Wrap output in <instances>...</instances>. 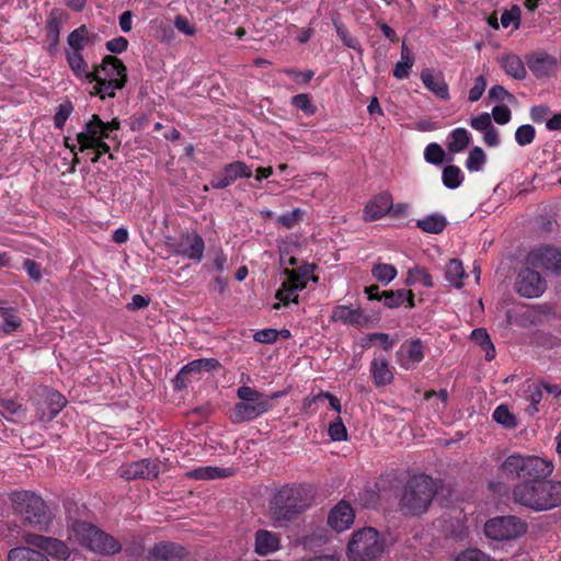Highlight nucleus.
Instances as JSON below:
<instances>
[{
    "instance_id": "obj_31",
    "label": "nucleus",
    "mask_w": 561,
    "mask_h": 561,
    "mask_svg": "<svg viewBox=\"0 0 561 561\" xmlns=\"http://www.w3.org/2000/svg\"><path fill=\"white\" fill-rule=\"evenodd\" d=\"M71 530L81 546L90 549L92 540L96 537L99 528L91 523L75 519L71 523Z\"/></svg>"
},
{
    "instance_id": "obj_11",
    "label": "nucleus",
    "mask_w": 561,
    "mask_h": 561,
    "mask_svg": "<svg viewBox=\"0 0 561 561\" xmlns=\"http://www.w3.org/2000/svg\"><path fill=\"white\" fill-rule=\"evenodd\" d=\"M25 542L39 549V551L46 556H50L58 560H67L70 557V550L67 543L57 538L38 534H28L25 536Z\"/></svg>"
},
{
    "instance_id": "obj_55",
    "label": "nucleus",
    "mask_w": 561,
    "mask_h": 561,
    "mask_svg": "<svg viewBox=\"0 0 561 561\" xmlns=\"http://www.w3.org/2000/svg\"><path fill=\"white\" fill-rule=\"evenodd\" d=\"M187 369L186 365H184L180 371L176 374L175 378L173 379L174 389L176 390H184L188 383H191L193 380H198L199 375L197 371H187L183 374V370Z\"/></svg>"
},
{
    "instance_id": "obj_53",
    "label": "nucleus",
    "mask_w": 561,
    "mask_h": 561,
    "mask_svg": "<svg viewBox=\"0 0 561 561\" xmlns=\"http://www.w3.org/2000/svg\"><path fill=\"white\" fill-rule=\"evenodd\" d=\"M73 112V105L70 101H66L58 105L57 111L54 115V126L57 129H62L66 125L67 119Z\"/></svg>"
},
{
    "instance_id": "obj_33",
    "label": "nucleus",
    "mask_w": 561,
    "mask_h": 561,
    "mask_svg": "<svg viewBox=\"0 0 561 561\" xmlns=\"http://www.w3.org/2000/svg\"><path fill=\"white\" fill-rule=\"evenodd\" d=\"M8 561H49L48 557L31 547L20 546L12 548L8 553Z\"/></svg>"
},
{
    "instance_id": "obj_39",
    "label": "nucleus",
    "mask_w": 561,
    "mask_h": 561,
    "mask_svg": "<svg viewBox=\"0 0 561 561\" xmlns=\"http://www.w3.org/2000/svg\"><path fill=\"white\" fill-rule=\"evenodd\" d=\"M405 285L412 286L415 284H422L426 288H433L434 282L430 272L425 267L415 266L410 268L407 274Z\"/></svg>"
},
{
    "instance_id": "obj_29",
    "label": "nucleus",
    "mask_w": 561,
    "mask_h": 561,
    "mask_svg": "<svg viewBox=\"0 0 561 561\" xmlns=\"http://www.w3.org/2000/svg\"><path fill=\"white\" fill-rule=\"evenodd\" d=\"M95 536L96 537L91 542V551L111 556L118 553L123 549L122 543L116 538L101 529H99L98 535Z\"/></svg>"
},
{
    "instance_id": "obj_50",
    "label": "nucleus",
    "mask_w": 561,
    "mask_h": 561,
    "mask_svg": "<svg viewBox=\"0 0 561 561\" xmlns=\"http://www.w3.org/2000/svg\"><path fill=\"white\" fill-rule=\"evenodd\" d=\"M485 162H486V156H485L484 151L482 150V148L473 147L470 150L468 158L466 160V168L470 172H478V171L482 170Z\"/></svg>"
},
{
    "instance_id": "obj_51",
    "label": "nucleus",
    "mask_w": 561,
    "mask_h": 561,
    "mask_svg": "<svg viewBox=\"0 0 561 561\" xmlns=\"http://www.w3.org/2000/svg\"><path fill=\"white\" fill-rule=\"evenodd\" d=\"M298 289H294L291 288V286H288L286 285V283H283L282 284V287L276 291V299L279 300V302L275 304L273 306V309H279L280 308V304H283L284 306H288L289 302H295L297 304L298 302V294H297Z\"/></svg>"
},
{
    "instance_id": "obj_41",
    "label": "nucleus",
    "mask_w": 561,
    "mask_h": 561,
    "mask_svg": "<svg viewBox=\"0 0 561 561\" xmlns=\"http://www.w3.org/2000/svg\"><path fill=\"white\" fill-rule=\"evenodd\" d=\"M397 274L398 271L392 264L376 263L371 267L373 277L383 285L391 283L396 278Z\"/></svg>"
},
{
    "instance_id": "obj_40",
    "label": "nucleus",
    "mask_w": 561,
    "mask_h": 561,
    "mask_svg": "<svg viewBox=\"0 0 561 561\" xmlns=\"http://www.w3.org/2000/svg\"><path fill=\"white\" fill-rule=\"evenodd\" d=\"M462 262L458 259H451L446 265L445 277L456 288L462 287V279L466 277Z\"/></svg>"
},
{
    "instance_id": "obj_28",
    "label": "nucleus",
    "mask_w": 561,
    "mask_h": 561,
    "mask_svg": "<svg viewBox=\"0 0 561 561\" xmlns=\"http://www.w3.org/2000/svg\"><path fill=\"white\" fill-rule=\"evenodd\" d=\"M66 59L71 71L78 79H85L88 82L92 83L93 80L98 78V75L95 73V66L93 67V70L90 71L89 65L84 60L82 53L67 51Z\"/></svg>"
},
{
    "instance_id": "obj_42",
    "label": "nucleus",
    "mask_w": 561,
    "mask_h": 561,
    "mask_svg": "<svg viewBox=\"0 0 561 561\" xmlns=\"http://www.w3.org/2000/svg\"><path fill=\"white\" fill-rule=\"evenodd\" d=\"M0 314L3 320L0 330L3 333L12 334L21 327L22 320L13 308H2Z\"/></svg>"
},
{
    "instance_id": "obj_62",
    "label": "nucleus",
    "mask_w": 561,
    "mask_h": 561,
    "mask_svg": "<svg viewBox=\"0 0 561 561\" xmlns=\"http://www.w3.org/2000/svg\"><path fill=\"white\" fill-rule=\"evenodd\" d=\"M488 85V81L484 76H478L474 79L473 87L469 90L468 100L470 102H477L481 99Z\"/></svg>"
},
{
    "instance_id": "obj_15",
    "label": "nucleus",
    "mask_w": 561,
    "mask_h": 561,
    "mask_svg": "<svg viewBox=\"0 0 561 561\" xmlns=\"http://www.w3.org/2000/svg\"><path fill=\"white\" fill-rule=\"evenodd\" d=\"M119 476L125 480L156 479L159 474V465L148 458L121 466Z\"/></svg>"
},
{
    "instance_id": "obj_3",
    "label": "nucleus",
    "mask_w": 561,
    "mask_h": 561,
    "mask_svg": "<svg viewBox=\"0 0 561 561\" xmlns=\"http://www.w3.org/2000/svg\"><path fill=\"white\" fill-rule=\"evenodd\" d=\"M313 502L310 490L302 485H286L270 502V516L274 523L291 522L307 511Z\"/></svg>"
},
{
    "instance_id": "obj_36",
    "label": "nucleus",
    "mask_w": 561,
    "mask_h": 561,
    "mask_svg": "<svg viewBox=\"0 0 561 561\" xmlns=\"http://www.w3.org/2000/svg\"><path fill=\"white\" fill-rule=\"evenodd\" d=\"M471 141L470 133L462 127L455 128L448 136V150L453 153L463 151Z\"/></svg>"
},
{
    "instance_id": "obj_43",
    "label": "nucleus",
    "mask_w": 561,
    "mask_h": 561,
    "mask_svg": "<svg viewBox=\"0 0 561 561\" xmlns=\"http://www.w3.org/2000/svg\"><path fill=\"white\" fill-rule=\"evenodd\" d=\"M68 45L71 47V53H82L85 44L89 42L88 27L81 25L73 30L67 38Z\"/></svg>"
},
{
    "instance_id": "obj_17",
    "label": "nucleus",
    "mask_w": 561,
    "mask_h": 561,
    "mask_svg": "<svg viewBox=\"0 0 561 561\" xmlns=\"http://www.w3.org/2000/svg\"><path fill=\"white\" fill-rule=\"evenodd\" d=\"M69 19L68 12L62 9H53L46 20L45 31L46 39L49 43L48 53L54 54L59 45V35L61 26Z\"/></svg>"
},
{
    "instance_id": "obj_35",
    "label": "nucleus",
    "mask_w": 561,
    "mask_h": 561,
    "mask_svg": "<svg viewBox=\"0 0 561 561\" xmlns=\"http://www.w3.org/2000/svg\"><path fill=\"white\" fill-rule=\"evenodd\" d=\"M447 219L440 214H432L416 221V227L426 233L438 234L447 227Z\"/></svg>"
},
{
    "instance_id": "obj_54",
    "label": "nucleus",
    "mask_w": 561,
    "mask_h": 561,
    "mask_svg": "<svg viewBox=\"0 0 561 561\" xmlns=\"http://www.w3.org/2000/svg\"><path fill=\"white\" fill-rule=\"evenodd\" d=\"M302 215L304 213L300 208H295L278 216L276 222L286 229H291L302 220Z\"/></svg>"
},
{
    "instance_id": "obj_20",
    "label": "nucleus",
    "mask_w": 561,
    "mask_h": 561,
    "mask_svg": "<svg viewBox=\"0 0 561 561\" xmlns=\"http://www.w3.org/2000/svg\"><path fill=\"white\" fill-rule=\"evenodd\" d=\"M67 399L58 391H49L45 400L38 404L36 415L41 422L53 421L66 407Z\"/></svg>"
},
{
    "instance_id": "obj_2",
    "label": "nucleus",
    "mask_w": 561,
    "mask_h": 561,
    "mask_svg": "<svg viewBox=\"0 0 561 561\" xmlns=\"http://www.w3.org/2000/svg\"><path fill=\"white\" fill-rule=\"evenodd\" d=\"M13 513L20 517L23 525L37 531L49 530L54 515L43 497L28 490H16L9 494Z\"/></svg>"
},
{
    "instance_id": "obj_22",
    "label": "nucleus",
    "mask_w": 561,
    "mask_h": 561,
    "mask_svg": "<svg viewBox=\"0 0 561 561\" xmlns=\"http://www.w3.org/2000/svg\"><path fill=\"white\" fill-rule=\"evenodd\" d=\"M527 67L538 78L550 77L557 69V58L546 51H537L527 57Z\"/></svg>"
},
{
    "instance_id": "obj_27",
    "label": "nucleus",
    "mask_w": 561,
    "mask_h": 561,
    "mask_svg": "<svg viewBox=\"0 0 561 561\" xmlns=\"http://www.w3.org/2000/svg\"><path fill=\"white\" fill-rule=\"evenodd\" d=\"M369 300H383V305L387 308L394 309L403 305L402 302V290H382L380 291L378 285L366 286L364 289Z\"/></svg>"
},
{
    "instance_id": "obj_38",
    "label": "nucleus",
    "mask_w": 561,
    "mask_h": 561,
    "mask_svg": "<svg viewBox=\"0 0 561 561\" xmlns=\"http://www.w3.org/2000/svg\"><path fill=\"white\" fill-rule=\"evenodd\" d=\"M413 65L414 57L407 45L403 44L401 48V59L393 68V77L399 80L407 79Z\"/></svg>"
},
{
    "instance_id": "obj_7",
    "label": "nucleus",
    "mask_w": 561,
    "mask_h": 561,
    "mask_svg": "<svg viewBox=\"0 0 561 561\" xmlns=\"http://www.w3.org/2000/svg\"><path fill=\"white\" fill-rule=\"evenodd\" d=\"M385 549L382 536L373 527L355 531L347 545L348 557L355 561H376Z\"/></svg>"
},
{
    "instance_id": "obj_34",
    "label": "nucleus",
    "mask_w": 561,
    "mask_h": 561,
    "mask_svg": "<svg viewBox=\"0 0 561 561\" xmlns=\"http://www.w3.org/2000/svg\"><path fill=\"white\" fill-rule=\"evenodd\" d=\"M501 66L506 75L516 80H523L527 75L523 60L515 54H508L502 57Z\"/></svg>"
},
{
    "instance_id": "obj_37",
    "label": "nucleus",
    "mask_w": 561,
    "mask_h": 561,
    "mask_svg": "<svg viewBox=\"0 0 561 561\" xmlns=\"http://www.w3.org/2000/svg\"><path fill=\"white\" fill-rule=\"evenodd\" d=\"M543 391H542V385H539L538 382H534L527 387L525 390V399L529 402L528 405L525 408V412L534 416L536 413L539 412V404L542 400Z\"/></svg>"
},
{
    "instance_id": "obj_57",
    "label": "nucleus",
    "mask_w": 561,
    "mask_h": 561,
    "mask_svg": "<svg viewBox=\"0 0 561 561\" xmlns=\"http://www.w3.org/2000/svg\"><path fill=\"white\" fill-rule=\"evenodd\" d=\"M535 135L536 130L534 126L526 124L517 128L515 133V139L519 146H526L534 141Z\"/></svg>"
},
{
    "instance_id": "obj_45",
    "label": "nucleus",
    "mask_w": 561,
    "mask_h": 561,
    "mask_svg": "<svg viewBox=\"0 0 561 561\" xmlns=\"http://www.w3.org/2000/svg\"><path fill=\"white\" fill-rule=\"evenodd\" d=\"M442 179L446 187L455 190L462 184L463 174L459 167L450 164L444 168Z\"/></svg>"
},
{
    "instance_id": "obj_23",
    "label": "nucleus",
    "mask_w": 561,
    "mask_h": 561,
    "mask_svg": "<svg viewBox=\"0 0 561 561\" xmlns=\"http://www.w3.org/2000/svg\"><path fill=\"white\" fill-rule=\"evenodd\" d=\"M392 208V195L389 192H381L373 196L364 208L365 221H375L388 215Z\"/></svg>"
},
{
    "instance_id": "obj_16",
    "label": "nucleus",
    "mask_w": 561,
    "mask_h": 561,
    "mask_svg": "<svg viewBox=\"0 0 561 561\" xmlns=\"http://www.w3.org/2000/svg\"><path fill=\"white\" fill-rule=\"evenodd\" d=\"M107 134L104 133V122L98 114H93L84 126L83 130L77 134V141L79 144V151L83 152L93 146L100 139H106Z\"/></svg>"
},
{
    "instance_id": "obj_8",
    "label": "nucleus",
    "mask_w": 561,
    "mask_h": 561,
    "mask_svg": "<svg viewBox=\"0 0 561 561\" xmlns=\"http://www.w3.org/2000/svg\"><path fill=\"white\" fill-rule=\"evenodd\" d=\"M527 529V523L514 515L494 517L484 525L485 536L497 541L519 538Z\"/></svg>"
},
{
    "instance_id": "obj_64",
    "label": "nucleus",
    "mask_w": 561,
    "mask_h": 561,
    "mask_svg": "<svg viewBox=\"0 0 561 561\" xmlns=\"http://www.w3.org/2000/svg\"><path fill=\"white\" fill-rule=\"evenodd\" d=\"M278 339V330L276 329H263L254 333L253 340L262 344L275 343Z\"/></svg>"
},
{
    "instance_id": "obj_18",
    "label": "nucleus",
    "mask_w": 561,
    "mask_h": 561,
    "mask_svg": "<svg viewBox=\"0 0 561 561\" xmlns=\"http://www.w3.org/2000/svg\"><path fill=\"white\" fill-rule=\"evenodd\" d=\"M355 519V511L352 505L341 500L329 513L328 524L337 533L344 531L353 525Z\"/></svg>"
},
{
    "instance_id": "obj_60",
    "label": "nucleus",
    "mask_w": 561,
    "mask_h": 561,
    "mask_svg": "<svg viewBox=\"0 0 561 561\" xmlns=\"http://www.w3.org/2000/svg\"><path fill=\"white\" fill-rule=\"evenodd\" d=\"M148 549H146L141 539L133 540L125 545L124 552L127 557L131 558H142L145 561V557L147 554Z\"/></svg>"
},
{
    "instance_id": "obj_58",
    "label": "nucleus",
    "mask_w": 561,
    "mask_h": 561,
    "mask_svg": "<svg viewBox=\"0 0 561 561\" xmlns=\"http://www.w3.org/2000/svg\"><path fill=\"white\" fill-rule=\"evenodd\" d=\"M328 434L334 442H342L347 439V431L341 417H337L336 421L329 425Z\"/></svg>"
},
{
    "instance_id": "obj_59",
    "label": "nucleus",
    "mask_w": 561,
    "mask_h": 561,
    "mask_svg": "<svg viewBox=\"0 0 561 561\" xmlns=\"http://www.w3.org/2000/svg\"><path fill=\"white\" fill-rule=\"evenodd\" d=\"M237 397L240 399L239 402L255 401V399L264 400L265 398H268L266 394L249 386L239 387L237 390Z\"/></svg>"
},
{
    "instance_id": "obj_9",
    "label": "nucleus",
    "mask_w": 561,
    "mask_h": 561,
    "mask_svg": "<svg viewBox=\"0 0 561 561\" xmlns=\"http://www.w3.org/2000/svg\"><path fill=\"white\" fill-rule=\"evenodd\" d=\"M188 550L173 541H159L148 549L145 561H188Z\"/></svg>"
},
{
    "instance_id": "obj_61",
    "label": "nucleus",
    "mask_w": 561,
    "mask_h": 561,
    "mask_svg": "<svg viewBox=\"0 0 561 561\" xmlns=\"http://www.w3.org/2000/svg\"><path fill=\"white\" fill-rule=\"evenodd\" d=\"M456 561H492V559L483 551L477 548H470L461 551Z\"/></svg>"
},
{
    "instance_id": "obj_24",
    "label": "nucleus",
    "mask_w": 561,
    "mask_h": 561,
    "mask_svg": "<svg viewBox=\"0 0 561 561\" xmlns=\"http://www.w3.org/2000/svg\"><path fill=\"white\" fill-rule=\"evenodd\" d=\"M400 366L410 369L412 364L421 363L424 359V345L420 339L404 342L397 352Z\"/></svg>"
},
{
    "instance_id": "obj_4",
    "label": "nucleus",
    "mask_w": 561,
    "mask_h": 561,
    "mask_svg": "<svg viewBox=\"0 0 561 561\" xmlns=\"http://www.w3.org/2000/svg\"><path fill=\"white\" fill-rule=\"evenodd\" d=\"M552 461L535 455L513 453L499 466L500 473L507 480L534 482L546 479L553 472Z\"/></svg>"
},
{
    "instance_id": "obj_47",
    "label": "nucleus",
    "mask_w": 561,
    "mask_h": 561,
    "mask_svg": "<svg viewBox=\"0 0 561 561\" xmlns=\"http://www.w3.org/2000/svg\"><path fill=\"white\" fill-rule=\"evenodd\" d=\"M333 26L336 31L339 38L346 47L352 48L358 53H362V46L359 41L351 34V32L343 23L339 22L337 20H333Z\"/></svg>"
},
{
    "instance_id": "obj_46",
    "label": "nucleus",
    "mask_w": 561,
    "mask_h": 561,
    "mask_svg": "<svg viewBox=\"0 0 561 561\" xmlns=\"http://www.w3.org/2000/svg\"><path fill=\"white\" fill-rule=\"evenodd\" d=\"M493 420L507 430H513L517 426L516 416L508 410L505 404H500L495 408L492 414Z\"/></svg>"
},
{
    "instance_id": "obj_21",
    "label": "nucleus",
    "mask_w": 561,
    "mask_h": 561,
    "mask_svg": "<svg viewBox=\"0 0 561 561\" xmlns=\"http://www.w3.org/2000/svg\"><path fill=\"white\" fill-rule=\"evenodd\" d=\"M331 319L334 322H341L356 328L364 327L369 321L368 316L360 307L353 308L352 306L345 305L335 306L332 310Z\"/></svg>"
},
{
    "instance_id": "obj_56",
    "label": "nucleus",
    "mask_w": 561,
    "mask_h": 561,
    "mask_svg": "<svg viewBox=\"0 0 561 561\" xmlns=\"http://www.w3.org/2000/svg\"><path fill=\"white\" fill-rule=\"evenodd\" d=\"M424 158L432 164H440L444 161L445 151L438 144L432 142L425 148Z\"/></svg>"
},
{
    "instance_id": "obj_48",
    "label": "nucleus",
    "mask_w": 561,
    "mask_h": 561,
    "mask_svg": "<svg viewBox=\"0 0 561 561\" xmlns=\"http://www.w3.org/2000/svg\"><path fill=\"white\" fill-rule=\"evenodd\" d=\"M24 413L22 404L13 399H0V414L8 421H15V417Z\"/></svg>"
},
{
    "instance_id": "obj_63",
    "label": "nucleus",
    "mask_w": 561,
    "mask_h": 561,
    "mask_svg": "<svg viewBox=\"0 0 561 561\" xmlns=\"http://www.w3.org/2000/svg\"><path fill=\"white\" fill-rule=\"evenodd\" d=\"M520 10L514 5L511 10H505L501 15V24L503 27H508L514 24L515 28L519 26Z\"/></svg>"
},
{
    "instance_id": "obj_19",
    "label": "nucleus",
    "mask_w": 561,
    "mask_h": 561,
    "mask_svg": "<svg viewBox=\"0 0 561 561\" xmlns=\"http://www.w3.org/2000/svg\"><path fill=\"white\" fill-rule=\"evenodd\" d=\"M205 242L197 232L185 233L176 244L175 253L195 262H201L204 256Z\"/></svg>"
},
{
    "instance_id": "obj_1",
    "label": "nucleus",
    "mask_w": 561,
    "mask_h": 561,
    "mask_svg": "<svg viewBox=\"0 0 561 561\" xmlns=\"http://www.w3.org/2000/svg\"><path fill=\"white\" fill-rule=\"evenodd\" d=\"M514 503L533 512H546L561 506V481L537 479L518 482L512 491Z\"/></svg>"
},
{
    "instance_id": "obj_12",
    "label": "nucleus",
    "mask_w": 561,
    "mask_h": 561,
    "mask_svg": "<svg viewBox=\"0 0 561 561\" xmlns=\"http://www.w3.org/2000/svg\"><path fill=\"white\" fill-rule=\"evenodd\" d=\"M272 409L271 398L236 403L230 420L233 424L251 422Z\"/></svg>"
},
{
    "instance_id": "obj_5",
    "label": "nucleus",
    "mask_w": 561,
    "mask_h": 561,
    "mask_svg": "<svg viewBox=\"0 0 561 561\" xmlns=\"http://www.w3.org/2000/svg\"><path fill=\"white\" fill-rule=\"evenodd\" d=\"M436 481L427 474L411 477L403 486L399 501L400 511L405 516H421L427 513L437 494Z\"/></svg>"
},
{
    "instance_id": "obj_14",
    "label": "nucleus",
    "mask_w": 561,
    "mask_h": 561,
    "mask_svg": "<svg viewBox=\"0 0 561 561\" xmlns=\"http://www.w3.org/2000/svg\"><path fill=\"white\" fill-rule=\"evenodd\" d=\"M546 289V280L534 268H524L516 280L517 293L527 298L540 296Z\"/></svg>"
},
{
    "instance_id": "obj_10",
    "label": "nucleus",
    "mask_w": 561,
    "mask_h": 561,
    "mask_svg": "<svg viewBox=\"0 0 561 561\" xmlns=\"http://www.w3.org/2000/svg\"><path fill=\"white\" fill-rule=\"evenodd\" d=\"M252 176L251 168L243 161H233L226 164L218 173L214 174L209 185L215 190H222L230 186L238 179Z\"/></svg>"
},
{
    "instance_id": "obj_52",
    "label": "nucleus",
    "mask_w": 561,
    "mask_h": 561,
    "mask_svg": "<svg viewBox=\"0 0 561 561\" xmlns=\"http://www.w3.org/2000/svg\"><path fill=\"white\" fill-rule=\"evenodd\" d=\"M282 73L288 76L295 83L299 85H307L314 77L313 70L300 71L296 68H284L280 70Z\"/></svg>"
},
{
    "instance_id": "obj_49",
    "label": "nucleus",
    "mask_w": 561,
    "mask_h": 561,
    "mask_svg": "<svg viewBox=\"0 0 561 561\" xmlns=\"http://www.w3.org/2000/svg\"><path fill=\"white\" fill-rule=\"evenodd\" d=\"M290 104L301 111L307 116H313L318 108L312 103L311 96L308 93H299L291 98Z\"/></svg>"
},
{
    "instance_id": "obj_13",
    "label": "nucleus",
    "mask_w": 561,
    "mask_h": 561,
    "mask_svg": "<svg viewBox=\"0 0 561 561\" xmlns=\"http://www.w3.org/2000/svg\"><path fill=\"white\" fill-rule=\"evenodd\" d=\"M527 263L534 268L561 274V252L552 247H541L530 251Z\"/></svg>"
},
{
    "instance_id": "obj_26",
    "label": "nucleus",
    "mask_w": 561,
    "mask_h": 561,
    "mask_svg": "<svg viewBox=\"0 0 561 561\" xmlns=\"http://www.w3.org/2000/svg\"><path fill=\"white\" fill-rule=\"evenodd\" d=\"M421 80L424 87L436 98L449 99V88L442 73H435L433 69L425 68L421 71Z\"/></svg>"
},
{
    "instance_id": "obj_32",
    "label": "nucleus",
    "mask_w": 561,
    "mask_h": 561,
    "mask_svg": "<svg viewBox=\"0 0 561 561\" xmlns=\"http://www.w3.org/2000/svg\"><path fill=\"white\" fill-rule=\"evenodd\" d=\"M370 374L376 387L390 385L393 380V374L386 358H374L370 363Z\"/></svg>"
},
{
    "instance_id": "obj_30",
    "label": "nucleus",
    "mask_w": 561,
    "mask_h": 561,
    "mask_svg": "<svg viewBox=\"0 0 561 561\" xmlns=\"http://www.w3.org/2000/svg\"><path fill=\"white\" fill-rule=\"evenodd\" d=\"M279 536L266 529H260L255 534V552L267 556L279 549Z\"/></svg>"
},
{
    "instance_id": "obj_6",
    "label": "nucleus",
    "mask_w": 561,
    "mask_h": 561,
    "mask_svg": "<svg viewBox=\"0 0 561 561\" xmlns=\"http://www.w3.org/2000/svg\"><path fill=\"white\" fill-rule=\"evenodd\" d=\"M98 78L93 80V91L91 95H98L100 99L115 98L116 91L122 90L127 81V67L113 55H106L100 65H95Z\"/></svg>"
},
{
    "instance_id": "obj_25",
    "label": "nucleus",
    "mask_w": 561,
    "mask_h": 561,
    "mask_svg": "<svg viewBox=\"0 0 561 561\" xmlns=\"http://www.w3.org/2000/svg\"><path fill=\"white\" fill-rule=\"evenodd\" d=\"M316 266L313 264H302L297 268H285L284 274L287 276L286 285L291 286L294 289L302 290L306 288L309 279L314 282L318 280V277L313 275Z\"/></svg>"
},
{
    "instance_id": "obj_44",
    "label": "nucleus",
    "mask_w": 561,
    "mask_h": 561,
    "mask_svg": "<svg viewBox=\"0 0 561 561\" xmlns=\"http://www.w3.org/2000/svg\"><path fill=\"white\" fill-rule=\"evenodd\" d=\"M186 368L183 370V374L187 371H197L201 375L202 371H216L221 368V364L216 358H199L194 359L186 364Z\"/></svg>"
}]
</instances>
